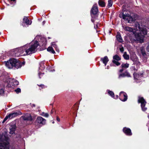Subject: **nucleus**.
Wrapping results in <instances>:
<instances>
[{"label": "nucleus", "instance_id": "nucleus-1", "mask_svg": "<svg viewBox=\"0 0 149 149\" xmlns=\"http://www.w3.org/2000/svg\"><path fill=\"white\" fill-rule=\"evenodd\" d=\"M139 33L136 32L134 33L136 40L141 43L143 42L145 36L147 35V31L146 29H141Z\"/></svg>", "mask_w": 149, "mask_h": 149}, {"label": "nucleus", "instance_id": "nucleus-2", "mask_svg": "<svg viewBox=\"0 0 149 149\" xmlns=\"http://www.w3.org/2000/svg\"><path fill=\"white\" fill-rule=\"evenodd\" d=\"M39 45L38 42L36 41L34 44L30 46L29 47L26 48V51L27 55H29L34 53L36 51V48Z\"/></svg>", "mask_w": 149, "mask_h": 149}, {"label": "nucleus", "instance_id": "nucleus-3", "mask_svg": "<svg viewBox=\"0 0 149 149\" xmlns=\"http://www.w3.org/2000/svg\"><path fill=\"white\" fill-rule=\"evenodd\" d=\"M15 56H19L20 55H27L26 51V46L19 48L16 49L14 51Z\"/></svg>", "mask_w": 149, "mask_h": 149}, {"label": "nucleus", "instance_id": "nucleus-4", "mask_svg": "<svg viewBox=\"0 0 149 149\" xmlns=\"http://www.w3.org/2000/svg\"><path fill=\"white\" fill-rule=\"evenodd\" d=\"M11 61H12V64L13 65V67H15L17 69L21 67L22 65L24 64V63L23 62H21L19 61H18L15 58H11L10 59Z\"/></svg>", "mask_w": 149, "mask_h": 149}, {"label": "nucleus", "instance_id": "nucleus-5", "mask_svg": "<svg viewBox=\"0 0 149 149\" xmlns=\"http://www.w3.org/2000/svg\"><path fill=\"white\" fill-rule=\"evenodd\" d=\"M7 140H0V149H9V143Z\"/></svg>", "mask_w": 149, "mask_h": 149}, {"label": "nucleus", "instance_id": "nucleus-6", "mask_svg": "<svg viewBox=\"0 0 149 149\" xmlns=\"http://www.w3.org/2000/svg\"><path fill=\"white\" fill-rule=\"evenodd\" d=\"M138 102L139 103H141V106L142 110L144 111H146L147 108L145 107V106L146 102L143 98L139 97Z\"/></svg>", "mask_w": 149, "mask_h": 149}, {"label": "nucleus", "instance_id": "nucleus-7", "mask_svg": "<svg viewBox=\"0 0 149 149\" xmlns=\"http://www.w3.org/2000/svg\"><path fill=\"white\" fill-rule=\"evenodd\" d=\"M22 113H17V112H14L13 113H10L8 115L6 116L4 118L3 121L2 122L3 123H4L8 119V118H12L15 117L19 115H21Z\"/></svg>", "mask_w": 149, "mask_h": 149}, {"label": "nucleus", "instance_id": "nucleus-8", "mask_svg": "<svg viewBox=\"0 0 149 149\" xmlns=\"http://www.w3.org/2000/svg\"><path fill=\"white\" fill-rule=\"evenodd\" d=\"M122 17L123 19L126 20L128 21V23H131L133 21V19L132 17L128 14H125L123 13Z\"/></svg>", "mask_w": 149, "mask_h": 149}, {"label": "nucleus", "instance_id": "nucleus-9", "mask_svg": "<svg viewBox=\"0 0 149 149\" xmlns=\"http://www.w3.org/2000/svg\"><path fill=\"white\" fill-rule=\"evenodd\" d=\"M36 121L38 123L42 125H44L46 123V120L40 116L38 117Z\"/></svg>", "mask_w": 149, "mask_h": 149}, {"label": "nucleus", "instance_id": "nucleus-10", "mask_svg": "<svg viewBox=\"0 0 149 149\" xmlns=\"http://www.w3.org/2000/svg\"><path fill=\"white\" fill-rule=\"evenodd\" d=\"M8 81H9V82L8 85V87H12V86H15L18 84V81L14 79H9Z\"/></svg>", "mask_w": 149, "mask_h": 149}, {"label": "nucleus", "instance_id": "nucleus-11", "mask_svg": "<svg viewBox=\"0 0 149 149\" xmlns=\"http://www.w3.org/2000/svg\"><path fill=\"white\" fill-rule=\"evenodd\" d=\"M120 99L123 101H125L127 100V95L125 93L121 92L120 93Z\"/></svg>", "mask_w": 149, "mask_h": 149}, {"label": "nucleus", "instance_id": "nucleus-12", "mask_svg": "<svg viewBox=\"0 0 149 149\" xmlns=\"http://www.w3.org/2000/svg\"><path fill=\"white\" fill-rule=\"evenodd\" d=\"M98 11L97 5L95 4L93 6L91 10V13H92L93 15L97 14Z\"/></svg>", "mask_w": 149, "mask_h": 149}, {"label": "nucleus", "instance_id": "nucleus-13", "mask_svg": "<svg viewBox=\"0 0 149 149\" xmlns=\"http://www.w3.org/2000/svg\"><path fill=\"white\" fill-rule=\"evenodd\" d=\"M123 131L127 135L130 136L132 134L131 130L129 128L124 127L123 128Z\"/></svg>", "mask_w": 149, "mask_h": 149}, {"label": "nucleus", "instance_id": "nucleus-14", "mask_svg": "<svg viewBox=\"0 0 149 149\" xmlns=\"http://www.w3.org/2000/svg\"><path fill=\"white\" fill-rule=\"evenodd\" d=\"M16 125L15 124L11 125L9 127L10 132V134H13L15 133V132L16 129Z\"/></svg>", "mask_w": 149, "mask_h": 149}, {"label": "nucleus", "instance_id": "nucleus-15", "mask_svg": "<svg viewBox=\"0 0 149 149\" xmlns=\"http://www.w3.org/2000/svg\"><path fill=\"white\" fill-rule=\"evenodd\" d=\"M12 61H11L10 59L9 61L5 63V65L9 69L12 68L13 67V65L12 64Z\"/></svg>", "mask_w": 149, "mask_h": 149}, {"label": "nucleus", "instance_id": "nucleus-16", "mask_svg": "<svg viewBox=\"0 0 149 149\" xmlns=\"http://www.w3.org/2000/svg\"><path fill=\"white\" fill-rule=\"evenodd\" d=\"M130 77V73L127 71H125L124 73L120 74L118 77L120 78L121 77Z\"/></svg>", "mask_w": 149, "mask_h": 149}, {"label": "nucleus", "instance_id": "nucleus-17", "mask_svg": "<svg viewBox=\"0 0 149 149\" xmlns=\"http://www.w3.org/2000/svg\"><path fill=\"white\" fill-rule=\"evenodd\" d=\"M101 60L102 61L103 63L105 65H106L107 62L109 61L108 58L107 56H105L103 58H102Z\"/></svg>", "mask_w": 149, "mask_h": 149}, {"label": "nucleus", "instance_id": "nucleus-18", "mask_svg": "<svg viewBox=\"0 0 149 149\" xmlns=\"http://www.w3.org/2000/svg\"><path fill=\"white\" fill-rule=\"evenodd\" d=\"M134 77L135 79H138L140 77H142L143 73H140V74H137L134 73L133 74Z\"/></svg>", "mask_w": 149, "mask_h": 149}, {"label": "nucleus", "instance_id": "nucleus-19", "mask_svg": "<svg viewBox=\"0 0 149 149\" xmlns=\"http://www.w3.org/2000/svg\"><path fill=\"white\" fill-rule=\"evenodd\" d=\"M123 29L127 31L132 32L133 31V29L132 28L127 26H123Z\"/></svg>", "mask_w": 149, "mask_h": 149}, {"label": "nucleus", "instance_id": "nucleus-20", "mask_svg": "<svg viewBox=\"0 0 149 149\" xmlns=\"http://www.w3.org/2000/svg\"><path fill=\"white\" fill-rule=\"evenodd\" d=\"M24 22L26 23V24H31V22L30 23L29 20L26 17H24L23 18Z\"/></svg>", "mask_w": 149, "mask_h": 149}, {"label": "nucleus", "instance_id": "nucleus-21", "mask_svg": "<svg viewBox=\"0 0 149 149\" xmlns=\"http://www.w3.org/2000/svg\"><path fill=\"white\" fill-rule=\"evenodd\" d=\"M99 5L101 7H104L105 6L104 2L102 0H99L98 1Z\"/></svg>", "mask_w": 149, "mask_h": 149}, {"label": "nucleus", "instance_id": "nucleus-22", "mask_svg": "<svg viewBox=\"0 0 149 149\" xmlns=\"http://www.w3.org/2000/svg\"><path fill=\"white\" fill-rule=\"evenodd\" d=\"M135 27H136V29L137 30L140 31V29H146V28H141L140 27V24L139 22H135Z\"/></svg>", "mask_w": 149, "mask_h": 149}, {"label": "nucleus", "instance_id": "nucleus-23", "mask_svg": "<svg viewBox=\"0 0 149 149\" xmlns=\"http://www.w3.org/2000/svg\"><path fill=\"white\" fill-rule=\"evenodd\" d=\"M23 119L24 120H31L32 118L30 115H29L24 116L23 117Z\"/></svg>", "mask_w": 149, "mask_h": 149}, {"label": "nucleus", "instance_id": "nucleus-24", "mask_svg": "<svg viewBox=\"0 0 149 149\" xmlns=\"http://www.w3.org/2000/svg\"><path fill=\"white\" fill-rule=\"evenodd\" d=\"M116 38L117 40L120 42H122L123 41V39L120 35L119 34H117L116 36Z\"/></svg>", "mask_w": 149, "mask_h": 149}, {"label": "nucleus", "instance_id": "nucleus-25", "mask_svg": "<svg viewBox=\"0 0 149 149\" xmlns=\"http://www.w3.org/2000/svg\"><path fill=\"white\" fill-rule=\"evenodd\" d=\"M47 51L49 52H50L53 54L55 53L52 47H49L47 49Z\"/></svg>", "mask_w": 149, "mask_h": 149}, {"label": "nucleus", "instance_id": "nucleus-26", "mask_svg": "<svg viewBox=\"0 0 149 149\" xmlns=\"http://www.w3.org/2000/svg\"><path fill=\"white\" fill-rule=\"evenodd\" d=\"M123 56L124 59L126 60H128L129 59V56L127 54L126 52H124Z\"/></svg>", "mask_w": 149, "mask_h": 149}, {"label": "nucleus", "instance_id": "nucleus-27", "mask_svg": "<svg viewBox=\"0 0 149 149\" xmlns=\"http://www.w3.org/2000/svg\"><path fill=\"white\" fill-rule=\"evenodd\" d=\"M129 66V64L127 63H123L121 65V67L122 68H128Z\"/></svg>", "mask_w": 149, "mask_h": 149}, {"label": "nucleus", "instance_id": "nucleus-28", "mask_svg": "<svg viewBox=\"0 0 149 149\" xmlns=\"http://www.w3.org/2000/svg\"><path fill=\"white\" fill-rule=\"evenodd\" d=\"M113 60L119 61L120 60L121 58L118 56L116 55L113 56Z\"/></svg>", "mask_w": 149, "mask_h": 149}, {"label": "nucleus", "instance_id": "nucleus-29", "mask_svg": "<svg viewBox=\"0 0 149 149\" xmlns=\"http://www.w3.org/2000/svg\"><path fill=\"white\" fill-rule=\"evenodd\" d=\"M52 47H53L54 48L56 51H58V48L57 46L54 42H53L52 43Z\"/></svg>", "mask_w": 149, "mask_h": 149}, {"label": "nucleus", "instance_id": "nucleus-30", "mask_svg": "<svg viewBox=\"0 0 149 149\" xmlns=\"http://www.w3.org/2000/svg\"><path fill=\"white\" fill-rule=\"evenodd\" d=\"M0 140H8V139L4 135L0 134Z\"/></svg>", "mask_w": 149, "mask_h": 149}, {"label": "nucleus", "instance_id": "nucleus-31", "mask_svg": "<svg viewBox=\"0 0 149 149\" xmlns=\"http://www.w3.org/2000/svg\"><path fill=\"white\" fill-rule=\"evenodd\" d=\"M113 2L112 0H108V7H110L112 5Z\"/></svg>", "mask_w": 149, "mask_h": 149}, {"label": "nucleus", "instance_id": "nucleus-32", "mask_svg": "<svg viewBox=\"0 0 149 149\" xmlns=\"http://www.w3.org/2000/svg\"><path fill=\"white\" fill-rule=\"evenodd\" d=\"M118 61H116L115 60H113L112 62L113 63L116 64L117 66H118L120 65V63Z\"/></svg>", "mask_w": 149, "mask_h": 149}, {"label": "nucleus", "instance_id": "nucleus-33", "mask_svg": "<svg viewBox=\"0 0 149 149\" xmlns=\"http://www.w3.org/2000/svg\"><path fill=\"white\" fill-rule=\"evenodd\" d=\"M41 115L46 117H48L49 116V114L47 113H45L44 112L42 113Z\"/></svg>", "mask_w": 149, "mask_h": 149}, {"label": "nucleus", "instance_id": "nucleus-34", "mask_svg": "<svg viewBox=\"0 0 149 149\" xmlns=\"http://www.w3.org/2000/svg\"><path fill=\"white\" fill-rule=\"evenodd\" d=\"M108 92L109 95H110L112 97H114V94L113 92L109 91Z\"/></svg>", "mask_w": 149, "mask_h": 149}, {"label": "nucleus", "instance_id": "nucleus-35", "mask_svg": "<svg viewBox=\"0 0 149 149\" xmlns=\"http://www.w3.org/2000/svg\"><path fill=\"white\" fill-rule=\"evenodd\" d=\"M4 93V91L3 89H1L0 90V95H3Z\"/></svg>", "mask_w": 149, "mask_h": 149}, {"label": "nucleus", "instance_id": "nucleus-36", "mask_svg": "<svg viewBox=\"0 0 149 149\" xmlns=\"http://www.w3.org/2000/svg\"><path fill=\"white\" fill-rule=\"evenodd\" d=\"M15 91L16 92V93H18L21 92V89L20 88H18L15 90Z\"/></svg>", "mask_w": 149, "mask_h": 149}, {"label": "nucleus", "instance_id": "nucleus-37", "mask_svg": "<svg viewBox=\"0 0 149 149\" xmlns=\"http://www.w3.org/2000/svg\"><path fill=\"white\" fill-rule=\"evenodd\" d=\"M141 53L144 56H145L146 55V53L145 52V51H144L143 50H142V49L141 50Z\"/></svg>", "mask_w": 149, "mask_h": 149}, {"label": "nucleus", "instance_id": "nucleus-38", "mask_svg": "<svg viewBox=\"0 0 149 149\" xmlns=\"http://www.w3.org/2000/svg\"><path fill=\"white\" fill-rule=\"evenodd\" d=\"M120 50L121 52H123L124 51V48L123 47H122L120 48Z\"/></svg>", "mask_w": 149, "mask_h": 149}, {"label": "nucleus", "instance_id": "nucleus-39", "mask_svg": "<svg viewBox=\"0 0 149 149\" xmlns=\"http://www.w3.org/2000/svg\"><path fill=\"white\" fill-rule=\"evenodd\" d=\"M124 70V68H122L119 70L120 72H122Z\"/></svg>", "mask_w": 149, "mask_h": 149}, {"label": "nucleus", "instance_id": "nucleus-40", "mask_svg": "<svg viewBox=\"0 0 149 149\" xmlns=\"http://www.w3.org/2000/svg\"><path fill=\"white\" fill-rule=\"evenodd\" d=\"M38 85L39 86H40V87H42V88H43L45 87V86L44 85H42V84H41V85Z\"/></svg>", "mask_w": 149, "mask_h": 149}, {"label": "nucleus", "instance_id": "nucleus-41", "mask_svg": "<svg viewBox=\"0 0 149 149\" xmlns=\"http://www.w3.org/2000/svg\"><path fill=\"white\" fill-rule=\"evenodd\" d=\"M43 40L44 41V43L43 45H44V46H45L46 44V40L45 39H44Z\"/></svg>", "mask_w": 149, "mask_h": 149}, {"label": "nucleus", "instance_id": "nucleus-42", "mask_svg": "<svg viewBox=\"0 0 149 149\" xmlns=\"http://www.w3.org/2000/svg\"><path fill=\"white\" fill-rule=\"evenodd\" d=\"M56 120L58 122L60 121V119L58 117H57Z\"/></svg>", "mask_w": 149, "mask_h": 149}, {"label": "nucleus", "instance_id": "nucleus-43", "mask_svg": "<svg viewBox=\"0 0 149 149\" xmlns=\"http://www.w3.org/2000/svg\"><path fill=\"white\" fill-rule=\"evenodd\" d=\"M11 1H15L16 0H11Z\"/></svg>", "mask_w": 149, "mask_h": 149}, {"label": "nucleus", "instance_id": "nucleus-44", "mask_svg": "<svg viewBox=\"0 0 149 149\" xmlns=\"http://www.w3.org/2000/svg\"><path fill=\"white\" fill-rule=\"evenodd\" d=\"M40 74H41V73H39V76H40Z\"/></svg>", "mask_w": 149, "mask_h": 149}, {"label": "nucleus", "instance_id": "nucleus-45", "mask_svg": "<svg viewBox=\"0 0 149 149\" xmlns=\"http://www.w3.org/2000/svg\"><path fill=\"white\" fill-rule=\"evenodd\" d=\"M91 21H92V22H93V20H92H92H91Z\"/></svg>", "mask_w": 149, "mask_h": 149}, {"label": "nucleus", "instance_id": "nucleus-46", "mask_svg": "<svg viewBox=\"0 0 149 149\" xmlns=\"http://www.w3.org/2000/svg\"><path fill=\"white\" fill-rule=\"evenodd\" d=\"M116 97H118V95H117V96H116Z\"/></svg>", "mask_w": 149, "mask_h": 149}, {"label": "nucleus", "instance_id": "nucleus-47", "mask_svg": "<svg viewBox=\"0 0 149 149\" xmlns=\"http://www.w3.org/2000/svg\"><path fill=\"white\" fill-rule=\"evenodd\" d=\"M33 106H35V105L34 104H33Z\"/></svg>", "mask_w": 149, "mask_h": 149}]
</instances>
